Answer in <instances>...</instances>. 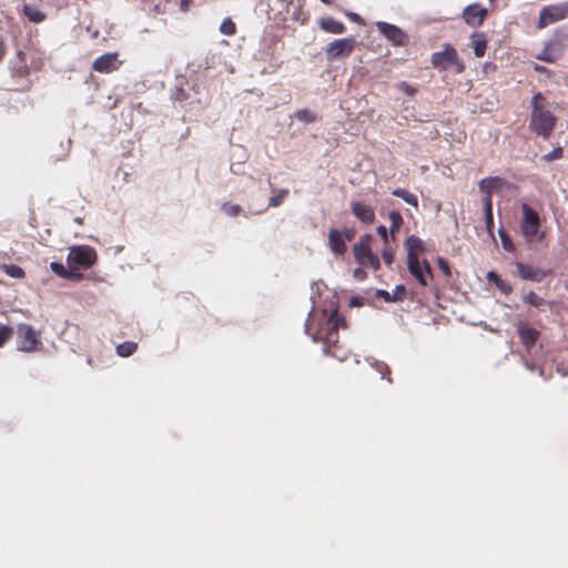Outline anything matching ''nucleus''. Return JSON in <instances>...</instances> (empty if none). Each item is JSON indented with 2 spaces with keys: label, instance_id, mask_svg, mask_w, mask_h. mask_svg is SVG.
<instances>
[{
  "label": "nucleus",
  "instance_id": "1",
  "mask_svg": "<svg viewBox=\"0 0 568 568\" xmlns=\"http://www.w3.org/2000/svg\"><path fill=\"white\" fill-rule=\"evenodd\" d=\"M315 316H310L305 323V331L310 334L315 342L324 343V352L338 359L345 361L349 357L351 351L342 345L338 341V329L345 327V318L341 315L337 308H333L329 312L326 310L321 313L317 322V328L314 333H311Z\"/></svg>",
  "mask_w": 568,
  "mask_h": 568
},
{
  "label": "nucleus",
  "instance_id": "37",
  "mask_svg": "<svg viewBox=\"0 0 568 568\" xmlns=\"http://www.w3.org/2000/svg\"><path fill=\"white\" fill-rule=\"evenodd\" d=\"M499 234L503 242V247L508 252H513L515 250V246L509 236L501 231L499 232Z\"/></svg>",
  "mask_w": 568,
  "mask_h": 568
},
{
  "label": "nucleus",
  "instance_id": "2",
  "mask_svg": "<svg viewBox=\"0 0 568 568\" xmlns=\"http://www.w3.org/2000/svg\"><path fill=\"white\" fill-rule=\"evenodd\" d=\"M530 109L528 124L530 132L544 140H548L556 128L557 116L549 109V102L541 92L532 95Z\"/></svg>",
  "mask_w": 568,
  "mask_h": 568
},
{
  "label": "nucleus",
  "instance_id": "45",
  "mask_svg": "<svg viewBox=\"0 0 568 568\" xmlns=\"http://www.w3.org/2000/svg\"><path fill=\"white\" fill-rule=\"evenodd\" d=\"M377 234L383 239L385 243L388 241V232L385 225H379L377 227Z\"/></svg>",
  "mask_w": 568,
  "mask_h": 568
},
{
  "label": "nucleus",
  "instance_id": "27",
  "mask_svg": "<svg viewBox=\"0 0 568 568\" xmlns=\"http://www.w3.org/2000/svg\"><path fill=\"white\" fill-rule=\"evenodd\" d=\"M388 220L390 221L389 233L394 235L403 225V217L398 211H390L388 213Z\"/></svg>",
  "mask_w": 568,
  "mask_h": 568
},
{
  "label": "nucleus",
  "instance_id": "31",
  "mask_svg": "<svg viewBox=\"0 0 568 568\" xmlns=\"http://www.w3.org/2000/svg\"><path fill=\"white\" fill-rule=\"evenodd\" d=\"M295 118L298 121H301L303 123H306V124L313 123V122L316 121V115L312 111H310L307 109L297 110L295 112Z\"/></svg>",
  "mask_w": 568,
  "mask_h": 568
},
{
  "label": "nucleus",
  "instance_id": "12",
  "mask_svg": "<svg viewBox=\"0 0 568 568\" xmlns=\"http://www.w3.org/2000/svg\"><path fill=\"white\" fill-rule=\"evenodd\" d=\"M376 28L394 45H404L407 41L405 32L397 26L379 21L376 23Z\"/></svg>",
  "mask_w": 568,
  "mask_h": 568
},
{
  "label": "nucleus",
  "instance_id": "23",
  "mask_svg": "<svg viewBox=\"0 0 568 568\" xmlns=\"http://www.w3.org/2000/svg\"><path fill=\"white\" fill-rule=\"evenodd\" d=\"M503 179L499 176L486 178L479 182V189L485 195L490 194L493 196V190L501 186Z\"/></svg>",
  "mask_w": 568,
  "mask_h": 568
},
{
  "label": "nucleus",
  "instance_id": "7",
  "mask_svg": "<svg viewBox=\"0 0 568 568\" xmlns=\"http://www.w3.org/2000/svg\"><path fill=\"white\" fill-rule=\"evenodd\" d=\"M18 349L22 352L37 351L41 342L38 332L30 324H19L17 328Z\"/></svg>",
  "mask_w": 568,
  "mask_h": 568
},
{
  "label": "nucleus",
  "instance_id": "21",
  "mask_svg": "<svg viewBox=\"0 0 568 568\" xmlns=\"http://www.w3.org/2000/svg\"><path fill=\"white\" fill-rule=\"evenodd\" d=\"M318 26L325 32H328L332 34H342L346 30V27L342 21H337L331 17L322 18L318 21Z\"/></svg>",
  "mask_w": 568,
  "mask_h": 568
},
{
  "label": "nucleus",
  "instance_id": "16",
  "mask_svg": "<svg viewBox=\"0 0 568 568\" xmlns=\"http://www.w3.org/2000/svg\"><path fill=\"white\" fill-rule=\"evenodd\" d=\"M487 17V10L478 3L467 6L463 11V18L467 24L479 27Z\"/></svg>",
  "mask_w": 568,
  "mask_h": 568
},
{
  "label": "nucleus",
  "instance_id": "53",
  "mask_svg": "<svg viewBox=\"0 0 568 568\" xmlns=\"http://www.w3.org/2000/svg\"><path fill=\"white\" fill-rule=\"evenodd\" d=\"M325 4H332V0H321Z\"/></svg>",
  "mask_w": 568,
  "mask_h": 568
},
{
  "label": "nucleus",
  "instance_id": "29",
  "mask_svg": "<svg viewBox=\"0 0 568 568\" xmlns=\"http://www.w3.org/2000/svg\"><path fill=\"white\" fill-rule=\"evenodd\" d=\"M2 270L8 276L12 278H22L26 275L22 267L16 264L3 265Z\"/></svg>",
  "mask_w": 568,
  "mask_h": 568
},
{
  "label": "nucleus",
  "instance_id": "42",
  "mask_svg": "<svg viewBox=\"0 0 568 568\" xmlns=\"http://www.w3.org/2000/svg\"><path fill=\"white\" fill-rule=\"evenodd\" d=\"M378 295L382 296L386 302H398L400 301V296L399 295H396V296H392V294L387 291H379L378 292Z\"/></svg>",
  "mask_w": 568,
  "mask_h": 568
},
{
  "label": "nucleus",
  "instance_id": "24",
  "mask_svg": "<svg viewBox=\"0 0 568 568\" xmlns=\"http://www.w3.org/2000/svg\"><path fill=\"white\" fill-rule=\"evenodd\" d=\"M392 194L394 196L403 199L407 204L416 209L418 207V199L414 193H410L405 189L397 187L392 191Z\"/></svg>",
  "mask_w": 568,
  "mask_h": 568
},
{
  "label": "nucleus",
  "instance_id": "32",
  "mask_svg": "<svg viewBox=\"0 0 568 568\" xmlns=\"http://www.w3.org/2000/svg\"><path fill=\"white\" fill-rule=\"evenodd\" d=\"M220 31L225 36H234L236 33V26L231 18H225L220 26Z\"/></svg>",
  "mask_w": 568,
  "mask_h": 568
},
{
  "label": "nucleus",
  "instance_id": "11",
  "mask_svg": "<svg viewBox=\"0 0 568 568\" xmlns=\"http://www.w3.org/2000/svg\"><path fill=\"white\" fill-rule=\"evenodd\" d=\"M407 267L409 273L423 286H427L428 281L433 278L432 267L427 260H424L423 262H420L419 258L409 260L407 261Z\"/></svg>",
  "mask_w": 568,
  "mask_h": 568
},
{
  "label": "nucleus",
  "instance_id": "10",
  "mask_svg": "<svg viewBox=\"0 0 568 568\" xmlns=\"http://www.w3.org/2000/svg\"><path fill=\"white\" fill-rule=\"evenodd\" d=\"M568 17V3L548 6L541 9L538 18V28L544 29Z\"/></svg>",
  "mask_w": 568,
  "mask_h": 568
},
{
  "label": "nucleus",
  "instance_id": "3",
  "mask_svg": "<svg viewBox=\"0 0 568 568\" xmlns=\"http://www.w3.org/2000/svg\"><path fill=\"white\" fill-rule=\"evenodd\" d=\"M430 62L435 69L439 71L453 70L455 74H460L466 69L457 50L450 43H445L442 51L434 52Z\"/></svg>",
  "mask_w": 568,
  "mask_h": 568
},
{
  "label": "nucleus",
  "instance_id": "43",
  "mask_svg": "<svg viewBox=\"0 0 568 568\" xmlns=\"http://www.w3.org/2000/svg\"><path fill=\"white\" fill-rule=\"evenodd\" d=\"M493 212V196L490 194L484 197V213Z\"/></svg>",
  "mask_w": 568,
  "mask_h": 568
},
{
  "label": "nucleus",
  "instance_id": "44",
  "mask_svg": "<svg viewBox=\"0 0 568 568\" xmlns=\"http://www.w3.org/2000/svg\"><path fill=\"white\" fill-rule=\"evenodd\" d=\"M342 234L345 239V242H351L356 235V230L353 227L344 229Z\"/></svg>",
  "mask_w": 568,
  "mask_h": 568
},
{
  "label": "nucleus",
  "instance_id": "25",
  "mask_svg": "<svg viewBox=\"0 0 568 568\" xmlns=\"http://www.w3.org/2000/svg\"><path fill=\"white\" fill-rule=\"evenodd\" d=\"M23 13L33 23H40L45 20V13L37 9L36 7L26 4L23 7Z\"/></svg>",
  "mask_w": 568,
  "mask_h": 568
},
{
  "label": "nucleus",
  "instance_id": "39",
  "mask_svg": "<svg viewBox=\"0 0 568 568\" xmlns=\"http://www.w3.org/2000/svg\"><path fill=\"white\" fill-rule=\"evenodd\" d=\"M394 255H395V253H394L393 248H390V247L384 248L382 251V257L386 265H390L394 262Z\"/></svg>",
  "mask_w": 568,
  "mask_h": 568
},
{
  "label": "nucleus",
  "instance_id": "52",
  "mask_svg": "<svg viewBox=\"0 0 568 568\" xmlns=\"http://www.w3.org/2000/svg\"><path fill=\"white\" fill-rule=\"evenodd\" d=\"M83 275L81 273L73 272V276L70 280H81Z\"/></svg>",
  "mask_w": 568,
  "mask_h": 568
},
{
  "label": "nucleus",
  "instance_id": "6",
  "mask_svg": "<svg viewBox=\"0 0 568 568\" xmlns=\"http://www.w3.org/2000/svg\"><path fill=\"white\" fill-rule=\"evenodd\" d=\"M95 260L97 255L94 250L84 245L72 247L67 258L71 268L91 267L95 263Z\"/></svg>",
  "mask_w": 568,
  "mask_h": 568
},
{
  "label": "nucleus",
  "instance_id": "28",
  "mask_svg": "<svg viewBox=\"0 0 568 568\" xmlns=\"http://www.w3.org/2000/svg\"><path fill=\"white\" fill-rule=\"evenodd\" d=\"M523 301H524V303H526L530 306H534V307H540L548 303L545 298H542L541 296L536 294L534 291H530L527 294H525L523 296Z\"/></svg>",
  "mask_w": 568,
  "mask_h": 568
},
{
  "label": "nucleus",
  "instance_id": "54",
  "mask_svg": "<svg viewBox=\"0 0 568 568\" xmlns=\"http://www.w3.org/2000/svg\"><path fill=\"white\" fill-rule=\"evenodd\" d=\"M356 18H357L356 13L352 14V19H356Z\"/></svg>",
  "mask_w": 568,
  "mask_h": 568
},
{
  "label": "nucleus",
  "instance_id": "26",
  "mask_svg": "<svg viewBox=\"0 0 568 568\" xmlns=\"http://www.w3.org/2000/svg\"><path fill=\"white\" fill-rule=\"evenodd\" d=\"M138 349V344L134 342H124L116 346V354L121 357H129Z\"/></svg>",
  "mask_w": 568,
  "mask_h": 568
},
{
  "label": "nucleus",
  "instance_id": "9",
  "mask_svg": "<svg viewBox=\"0 0 568 568\" xmlns=\"http://www.w3.org/2000/svg\"><path fill=\"white\" fill-rule=\"evenodd\" d=\"M515 267L517 271V275L523 281H531V282L540 283L546 277H549L552 275L551 268H542V267L535 266L531 264H526L523 262H516Z\"/></svg>",
  "mask_w": 568,
  "mask_h": 568
},
{
  "label": "nucleus",
  "instance_id": "38",
  "mask_svg": "<svg viewBox=\"0 0 568 568\" xmlns=\"http://www.w3.org/2000/svg\"><path fill=\"white\" fill-rule=\"evenodd\" d=\"M437 265L439 267V270L447 276L449 277L452 275V272H450V266L448 264V262L443 258V257H438L437 258Z\"/></svg>",
  "mask_w": 568,
  "mask_h": 568
},
{
  "label": "nucleus",
  "instance_id": "40",
  "mask_svg": "<svg viewBox=\"0 0 568 568\" xmlns=\"http://www.w3.org/2000/svg\"><path fill=\"white\" fill-rule=\"evenodd\" d=\"M224 212L230 216H236L241 212V206L237 204L224 205Z\"/></svg>",
  "mask_w": 568,
  "mask_h": 568
},
{
  "label": "nucleus",
  "instance_id": "19",
  "mask_svg": "<svg viewBox=\"0 0 568 568\" xmlns=\"http://www.w3.org/2000/svg\"><path fill=\"white\" fill-rule=\"evenodd\" d=\"M404 245L407 253V261L419 258V254L425 251L423 241L416 235H409L405 240Z\"/></svg>",
  "mask_w": 568,
  "mask_h": 568
},
{
  "label": "nucleus",
  "instance_id": "14",
  "mask_svg": "<svg viewBox=\"0 0 568 568\" xmlns=\"http://www.w3.org/2000/svg\"><path fill=\"white\" fill-rule=\"evenodd\" d=\"M562 52V42L559 39H551L545 44L544 49L536 58L540 61L554 63L561 58Z\"/></svg>",
  "mask_w": 568,
  "mask_h": 568
},
{
  "label": "nucleus",
  "instance_id": "41",
  "mask_svg": "<svg viewBox=\"0 0 568 568\" xmlns=\"http://www.w3.org/2000/svg\"><path fill=\"white\" fill-rule=\"evenodd\" d=\"M398 89L400 91H403L404 93H406L407 95H414L416 93V89L413 88L410 84H408L407 82H400L398 84Z\"/></svg>",
  "mask_w": 568,
  "mask_h": 568
},
{
  "label": "nucleus",
  "instance_id": "13",
  "mask_svg": "<svg viewBox=\"0 0 568 568\" xmlns=\"http://www.w3.org/2000/svg\"><path fill=\"white\" fill-rule=\"evenodd\" d=\"M116 52L105 53L97 58L92 64V69L99 73H110L120 68L122 62L118 59Z\"/></svg>",
  "mask_w": 568,
  "mask_h": 568
},
{
  "label": "nucleus",
  "instance_id": "8",
  "mask_svg": "<svg viewBox=\"0 0 568 568\" xmlns=\"http://www.w3.org/2000/svg\"><path fill=\"white\" fill-rule=\"evenodd\" d=\"M356 41L353 37L336 39L326 48V58L328 61L347 58L355 48Z\"/></svg>",
  "mask_w": 568,
  "mask_h": 568
},
{
  "label": "nucleus",
  "instance_id": "34",
  "mask_svg": "<svg viewBox=\"0 0 568 568\" xmlns=\"http://www.w3.org/2000/svg\"><path fill=\"white\" fill-rule=\"evenodd\" d=\"M288 194V190L286 189H282L278 191V193L274 196H272L268 201V206H272V207H277L280 206L284 199L287 196Z\"/></svg>",
  "mask_w": 568,
  "mask_h": 568
},
{
  "label": "nucleus",
  "instance_id": "17",
  "mask_svg": "<svg viewBox=\"0 0 568 568\" xmlns=\"http://www.w3.org/2000/svg\"><path fill=\"white\" fill-rule=\"evenodd\" d=\"M328 246L335 255H344L347 251L345 239L337 229H331L328 232Z\"/></svg>",
  "mask_w": 568,
  "mask_h": 568
},
{
  "label": "nucleus",
  "instance_id": "33",
  "mask_svg": "<svg viewBox=\"0 0 568 568\" xmlns=\"http://www.w3.org/2000/svg\"><path fill=\"white\" fill-rule=\"evenodd\" d=\"M564 156V149L561 146L555 148L552 151L544 154L541 160L545 162H552L555 160H559Z\"/></svg>",
  "mask_w": 568,
  "mask_h": 568
},
{
  "label": "nucleus",
  "instance_id": "47",
  "mask_svg": "<svg viewBox=\"0 0 568 568\" xmlns=\"http://www.w3.org/2000/svg\"><path fill=\"white\" fill-rule=\"evenodd\" d=\"M354 277L356 280H358V281H363V280L366 278V272L363 268H361V267L355 268L354 270Z\"/></svg>",
  "mask_w": 568,
  "mask_h": 568
},
{
  "label": "nucleus",
  "instance_id": "51",
  "mask_svg": "<svg viewBox=\"0 0 568 568\" xmlns=\"http://www.w3.org/2000/svg\"><path fill=\"white\" fill-rule=\"evenodd\" d=\"M534 70H535L536 72H540V73H542V72H548V69H547L546 67H544V65H540V64H535V65H534Z\"/></svg>",
  "mask_w": 568,
  "mask_h": 568
},
{
  "label": "nucleus",
  "instance_id": "5",
  "mask_svg": "<svg viewBox=\"0 0 568 568\" xmlns=\"http://www.w3.org/2000/svg\"><path fill=\"white\" fill-rule=\"evenodd\" d=\"M372 235L371 234H364L359 237L358 242H356L353 245V254L355 261L364 266V267H371L374 271H377L381 268V262L377 255H375L372 252L371 243H372Z\"/></svg>",
  "mask_w": 568,
  "mask_h": 568
},
{
  "label": "nucleus",
  "instance_id": "50",
  "mask_svg": "<svg viewBox=\"0 0 568 568\" xmlns=\"http://www.w3.org/2000/svg\"><path fill=\"white\" fill-rule=\"evenodd\" d=\"M192 0H181V9L183 11H187Z\"/></svg>",
  "mask_w": 568,
  "mask_h": 568
},
{
  "label": "nucleus",
  "instance_id": "35",
  "mask_svg": "<svg viewBox=\"0 0 568 568\" xmlns=\"http://www.w3.org/2000/svg\"><path fill=\"white\" fill-rule=\"evenodd\" d=\"M13 336V328L7 325H0V347H2Z\"/></svg>",
  "mask_w": 568,
  "mask_h": 568
},
{
  "label": "nucleus",
  "instance_id": "48",
  "mask_svg": "<svg viewBox=\"0 0 568 568\" xmlns=\"http://www.w3.org/2000/svg\"><path fill=\"white\" fill-rule=\"evenodd\" d=\"M485 221H486V224H487V229H490V226L493 225V212L489 213H485Z\"/></svg>",
  "mask_w": 568,
  "mask_h": 568
},
{
  "label": "nucleus",
  "instance_id": "20",
  "mask_svg": "<svg viewBox=\"0 0 568 568\" xmlns=\"http://www.w3.org/2000/svg\"><path fill=\"white\" fill-rule=\"evenodd\" d=\"M487 38L484 32H474L470 36V45L474 50V54L477 58H481L485 55L487 50Z\"/></svg>",
  "mask_w": 568,
  "mask_h": 568
},
{
  "label": "nucleus",
  "instance_id": "46",
  "mask_svg": "<svg viewBox=\"0 0 568 568\" xmlns=\"http://www.w3.org/2000/svg\"><path fill=\"white\" fill-rule=\"evenodd\" d=\"M405 293H406V288L404 285H397L394 290V293L392 294V296H396V295H399L400 296V301L404 300L405 297Z\"/></svg>",
  "mask_w": 568,
  "mask_h": 568
},
{
  "label": "nucleus",
  "instance_id": "22",
  "mask_svg": "<svg viewBox=\"0 0 568 568\" xmlns=\"http://www.w3.org/2000/svg\"><path fill=\"white\" fill-rule=\"evenodd\" d=\"M486 278L489 283L496 285V287L505 295H509L513 292L511 284L501 278L495 271H489L486 275Z\"/></svg>",
  "mask_w": 568,
  "mask_h": 568
},
{
  "label": "nucleus",
  "instance_id": "36",
  "mask_svg": "<svg viewBox=\"0 0 568 568\" xmlns=\"http://www.w3.org/2000/svg\"><path fill=\"white\" fill-rule=\"evenodd\" d=\"M376 371L382 375V378H385L387 379L389 383H392V378H390V369L388 367L387 364L385 363H382V362H376L374 364Z\"/></svg>",
  "mask_w": 568,
  "mask_h": 568
},
{
  "label": "nucleus",
  "instance_id": "4",
  "mask_svg": "<svg viewBox=\"0 0 568 568\" xmlns=\"http://www.w3.org/2000/svg\"><path fill=\"white\" fill-rule=\"evenodd\" d=\"M523 217L520 220V233L526 241L535 239L544 240L546 233L540 231L541 222L538 212L527 203L521 204Z\"/></svg>",
  "mask_w": 568,
  "mask_h": 568
},
{
  "label": "nucleus",
  "instance_id": "49",
  "mask_svg": "<svg viewBox=\"0 0 568 568\" xmlns=\"http://www.w3.org/2000/svg\"><path fill=\"white\" fill-rule=\"evenodd\" d=\"M7 51V47L3 40L0 39V61L3 59Z\"/></svg>",
  "mask_w": 568,
  "mask_h": 568
},
{
  "label": "nucleus",
  "instance_id": "15",
  "mask_svg": "<svg viewBox=\"0 0 568 568\" xmlns=\"http://www.w3.org/2000/svg\"><path fill=\"white\" fill-rule=\"evenodd\" d=\"M517 333L520 343L525 346L527 352L531 351L540 336L539 331L531 327L528 323H519L517 326Z\"/></svg>",
  "mask_w": 568,
  "mask_h": 568
},
{
  "label": "nucleus",
  "instance_id": "30",
  "mask_svg": "<svg viewBox=\"0 0 568 568\" xmlns=\"http://www.w3.org/2000/svg\"><path fill=\"white\" fill-rule=\"evenodd\" d=\"M50 268L55 275L62 278H71L73 276V271H68L61 263L52 262Z\"/></svg>",
  "mask_w": 568,
  "mask_h": 568
},
{
  "label": "nucleus",
  "instance_id": "18",
  "mask_svg": "<svg viewBox=\"0 0 568 568\" xmlns=\"http://www.w3.org/2000/svg\"><path fill=\"white\" fill-rule=\"evenodd\" d=\"M353 214L365 224H372L375 221V212L371 205L362 202L352 204Z\"/></svg>",
  "mask_w": 568,
  "mask_h": 568
}]
</instances>
